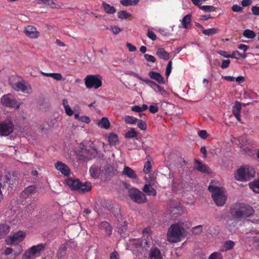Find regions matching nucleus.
I'll use <instances>...</instances> for the list:
<instances>
[{"label": "nucleus", "mask_w": 259, "mask_h": 259, "mask_svg": "<svg viewBox=\"0 0 259 259\" xmlns=\"http://www.w3.org/2000/svg\"><path fill=\"white\" fill-rule=\"evenodd\" d=\"M254 212L253 208L244 203L236 204L230 208L231 214L235 219L251 216Z\"/></svg>", "instance_id": "f257e3e1"}, {"label": "nucleus", "mask_w": 259, "mask_h": 259, "mask_svg": "<svg viewBox=\"0 0 259 259\" xmlns=\"http://www.w3.org/2000/svg\"><path fill=\"white\" fill-rule=\"evenodd\" d=\"M255 171L254 168L249 165L241 166L235 174V178L241 182L248 181L254 177Z\"/></svg>", "instance_id": "f03ea898"}, {"label": "nucleus", "mask_w": 259, "mask_h": 259, "mask_svg": "<svg viewBox=\"0 0 259 259\" xmlns=\"http://www.w3.org/2000/svg\"><path fill=\"white\" fill-rule=\"evenodd\" d=\"M185 230L183 227L179 224L171 225L168 229L167 238V241L170 243H176L180 241L181 238L183 237Z\"/></svg>", "instance_id": "7ed1b4c3"}, {"label": "nucleus", "mask_w": 259, "mask_h": 259, "mask_svg": "<svg viewBox=\"0 0 259 259\" xmlns=\"http://www.w3.org/2000/svg\"><path fill=\"white\" fill-rule=\"evenodd\" d=\"M212 182L208 186V189L211 193L212 198L218 206H223L226 202V196L222 187L214 186Z\"/></svg>", "instance_id": "20e7f679"}, {"label": "nucleus", "mask_w": 259, "mask_h": 259, "mask_svg": "<svg viewBox=\"0 0 259 259\" xmlns=\"http://www.w3.org/2000/svg\"><path fill=\"white\" fill-rule=\"evenodd\" d=\"M102 77L99 75H88L84 78V83L88 89H98L102 84Z\"/></svg>", "instance_id": "39448f33"}, {"label": "nucleus", "mask_w": 259, "mask_h": 259, "mask_svg": "<svg viewBox=\"0 0 259 259\" xmlns=\"http://www.w3.org/2000/svg\"><path fill=\"white\" fill-rule=\"evenodd\" d=\"M128 194L131 199L137 203L142 204L147 201L145 195L138 189L133 188L130 189Z\"/></svg>", "instance_id": "423d86ee"}, {"label": "nucleus", "mask_w": 259, "mask_h": 259, "mask_svg": "<svg viewBox=\"0 0 259 259\" xmlns=\"http://www.w3.org/2000/svg\"><path fill=\"white\" fill-rule=\"evenodd\" d=\"M14 125L11 118H7L5 121L0 122V134L7 136L13 132Z\"/></svg>", "instance_id": "0eeeda50"}, {"label": "nucleus", "mask_w": 259, "mask_h": 259, "mask_svg": "<svg viewBox=\"0 0 259 259\" xmlns=\"http://www.w3.org/2000/svg\"><path fill=\"white\" fill-rule=\"evenodd\" d=\"M239 147L244 152L251 157L254 156L255 150L249 145L248 140L245 137H242L239 139Z\"/></svg>", "instance_id": "6e6552de"}, {"label": "nucleus", "mask_w": 259, "mask_h": 259, "mask_svg": "<svg viewBox=\"0 0 259 259\" xmlns=\"http://www.w3.org/2000/svg\"><path fill=\"white\" fill-rule=\"evenodd\" d=\"M132 74H133L134 76L136 77L139 80H142L144 82H145L146 84L150 86L155 92L159 93H163L165 92L164 89L162 87H160L159 85H158L154 81H152L147 78H143L141 76H139L137 74L134 72L132 73Z\"/></svg>", "instance_id": "1a4fd4ad"}, {"label": "nucleus", "mask_w": 259, "mask_h": 259, "mask_svg": "<svg viewBox=\"0 0 259 259\" xmlns=\"http://www.w3.org/2000/svg\"><path fill=\"white\" fill-rule=\"evenodd\" d=\"M2 104L8 107L15 108L17 107L18 108L19 105H17V101L15 98L10 94L5 95L3 96L1 99Z\"/></svg>", "instance_id": "9d476101"}, {"label": "nucleus", "mask_w": 259, "mask_h": 259, "mask_svg": "<svg viewBox=\"0 0 259 259\" xmlns=\"http://www.w3.org/2000/svg\"><path fill=\"white\" fill-rule=\"evenodd\" d=\"M26 237V233L23 231H18V232L11 234L8 238L10 240V244L18 243L22 242Z\"/></svg>", "instance_id": "9b49d317"}, {"label": "nucleus", "mask_w": 259, "mask_h": 259, "mask_svg": "<svg viewBox=\"0 0 259 259\" xmlns=\"http://www.w3.org/2000/svg\"><path fill=\"white\" fill-rule=\"evenodd\" d=\"M24 32L27 36L32 39L37 38L40 35V33L37 31L36 27L32 25L25 26Z\"/></svg>", "instance_id": "f8f14e48"}, {"label": "nucleus", "mask_w": 259, "mask_h": 259, "mask_svg": "<svg viewBox=\"0 0 259 259\" xmlns=\"http://www.w3.org/2000/svg\"><path fill=\"white\" fill-rule=\"evenodd\" d=\"M55 168L64 176H69L70 173V168L65 163L58 161L55 164Z\"/></svg>", "instance_id": "ddd939ff"}, {"label": "nucleus", "mask_w": 259, "mask_h": 259, "mask_svg": "<svg viewBox=\"0 0 259 259\" xmlns=\"http://www.w3.org/2000/svg\"><path fill=\"white\" fill-rule=\"evenodd\" d=\"M195 169L203 173L209 174L210 168L206 164L198 160H195Z\"/></svg>", "instance_id": "4468645a"}, {"label": "nucleus", "mask_w": 259, "mask_h": 259, "mask_svg": "<svg viewBox=\"0 0 259 259\" xmlns=\"http://www.w3.org/2000/svg\"><path fill=\"white\" fill-rule=\"evenodd\" d=\"M192 18V16L191 14H188L185 16L183 19L181 20L182 25H179V28L185 29L190 28L191 26Z\"/></svg>", "instance_id": "2eb2a0df"}, {"label": "nucleus", "mask_w": 259, "mask_h": 259, "mask_svg": "<svg viewBox=\"0 0 259 259\" xmlns=\"http://www.w3.org/2000/svg\"><path fill=\"white\" fill-rule=\"evenodd\" d=\"M4 181L3 184H2V187L6 186L7 185L10 187L11 185H14L16 181V178H14V176H12L11 174L8 173L3 178V181Z\"/></svg>", "instance_id": "dca6fc26"}, {"label": "nucleus", "mask_w": 259, "mask_h": 259, "mask_svg": "<svg viewBox=\"0 0 259 259\" xmlns=\"http://www.w3.org/2000/svg\"><path fill=\"white\" fill-rule=\"evenodd\" d=\"M66 183L72 190L77 191L80 185V181L77 179L67 178L66 180Z\"/></svg>", "instance_id": "f3484780"}, {"label": "nucleus", "mask_w": 259, "mask_h": 259, "mask_svg": "<svg viewBox=\"0 0 259 259\" xmlns=\"http://www.w3.org/2000/svg\"><path fill=\"white\" fill-rule=\"evenodd\" d=\"M122 175L126 176L131 179L136 180L138 179V176L135 171L128 166H125L122 172Z\"/></svg>", "instance_id": "a211bd4d"}, {"label": "nucleus", "mask_w": 259, "mask_h": 259, "mask_svg": "<svg viewBox=\"0 0 259 259\" xmlns=\"http://www.w3.org/2000/svg\"><path fill=\"white\" fill-rule=\"evenodd\" d=\"M148 75L151 79L155 80L158 83H165L163 77L159 73L151 71L149 72Z\"/></svg>", "instance_id": "6ab92c4d"}, {"label": "nucleus", "mask_w": 259, "mask_h": 259, "mask_svg": "<svg viewBox=\"0 0 259 259\" xmlns=\"http://www.w3.org/2000/svg\"><path fill=\"white\" fill-rule=\"evenodd\" d=\"M46 244L44 243H40L37 245L31 246L30 249L33 252V254L36 257L39 255L41 251H44L46 248Z\"/></svg>", "instance_id": "aec40b11"}, {"label": "nucleus", "mask_w": 259, "mask_h": 259, "mask_svg": "<svg viewBox=\"0 0 259 259\" xmlns=\"http://www.w3.org/2000/svg\"><path fill=\"white\" fill-rule=\"evenodd\" d=\"M241 110V106L240 103L238 101H236L234 105L233 106L232 112L238 121H241V117L240 113Z\"/></svg>", "instance_id": "412c9836"}, {"label": "nucleus", "mask_w": 259, "mask_h": 259, "mask_svg": "<svg viewBox=\"0 0 259 259\" xmlns=\"http://www.w3.org/2000/svg\"><path fill=\"white\" fill-rule=\"evenodd\" d=\"M100 229L104 230L106 233L110 236L112 232V228L110 224L106 221L101 222L99 226Z\"/></svg>", "instance_id": "4be33fe9"}, {"label": "nucleus", "mask_w": 259, "mask_h": 259, "mask_svg": "<svg viewBox=\"0 0 259 259\" xmlns=\"http://www.w3.org/2000/svg\"><path fill=\"white\" fill-rule=\"evenodd\" d=\"M78 191L79 192L85 193L90 191L92 189V185L90 182L81 183L80 182V185H79Z\"/></svg>", "instance_id": "5701e85b"}, {"label": "nucleus", "mask_w": 259, "mask_h": 259, "mask_svg": "<svg viewBox=\"0 0 259 259\" xmlns=\"http://www.w3.org/2000/svg\"><path fill=\"white\" fill-rule=\"evenodd\" d=\"M29 87V85L26 84L23 82L19 81L16 83L14 89L16 91H22L24 93H28V88Z\"/></svg>", "instance_id": "b1692460"}, {"label": "nucleus", "mask_w": 259, "mask_h": 259, "mask_svg": "<svg viewBox=\"0 0 259 259\" xmlns=\"http://www.w3.org/2000/svg\"><path fill=\"white\" fill-rule=\"evenodd\" d=\"M143 191L148 195H152L156 196L157 192L156 190L148 184H145L143 188Z\"/></svg>", "instance_id": "393cba45"}, {"label": "nucleus", "mask_w": 259, "mask_h": 259, "mask_svg": "<svg viewBox=\"0 0 259 259\" xmlns=\"http://www.w3.org/2000/svg\"><path fill=\"white\" fill-rule=\"evenodd\" d=\"M36 187L34 185H31L26 188L22 193V196L24 198H27V197L30 194L35 192Z\"/></svg>", "instance_id": "a878e982"}, {"label": "nucleus", "mask_w": 259, "mask_h": 259, "mask_svg": "<svg viewBox=\"0 0 259 259\" xmlns=\"http://www.w3.org/2000/svg\"><path fill=\"white\" fill-rule=\"evenodd\" d=\"M156 55L160 58L167 60L169 58V54L163 48H159L157 50Z\"/></svg>", "instance_id": "bb28decb"}, {"label": "nucleus", "mask_w": 259, "mask_h": 259, "mask_svg": "<svg viewBox=\"0 0 259 259\" xmlns=\"http://www.w3.org/2000/svg\"><path fill=\"white\" fill-rule=\"evenodd\" d=\"M150 259H161V255L160 250L157 248L151 249L149 255Z\"/></svg>", "instance_id": "cd10ccee"}, {"label": "nucleus", "mask_w": 259, "mask_h": 259, "mask_svg": "<svg viewBox=\"0 0 259 259\" xmlns=\"http://www.w3.org/2000/svg\"><path fill=\"white\" fill-rule=\"evenodd\" d=\"M90 172L92 178H97L99 176L100 169L98 166L93 165L90 168Z\"/></svg>", "instance_id": "c85d7f7f"}, {"label": "nucleus", "mask_w": 259, "mask_h": 259, "mask_svg": "<svg viewBox=\"0 0 259 259\" xmlns=\"http://www.w3.org/2000/svg\"><path fill=\"white\" fill-rule=\"evenodd\" d=\"M102 7L105 12L109 14H113L116 12V9L114 7L110 6L109 4H108L105 2L103 3Z\"/></svg>", "instance_id": "c756f323"}, {"label": "nucleus", "mask_w": 259, "mask_h": 259, "mask_svg": "<svg viewBox=\"0 0 259 259\" xmlns=\"http://www.w3.org/2000/svg\"><path fill=\"white\" fill-rule=\"evenodd\" d=\"M129 246H133L135 248H138L143 245V240L140 239H132L129 240Z\"/></svg>", "instance_id": "7c9ffc66"}, {"label": "nucleus", "mask_w": 259, "mask_h": 259, "mask_svg": "<svg viewBox=\"0 0 259 259\" xmlns=\"http://www.w3.org/2000/svg\"><path fill=\"white\" fill-rule=\"evenodd\" d=\"M67 246L65 244H62L57 252V256L58 258L62 259L66 254Z\"/></svg>", "instance_id": "2f4dec72"}, {"label": "nucleus", "mask_w": 259, "mask_h": 259, "mask_svg": "<svg viewBox=\"0 0 259 259\" xmlns=\"http://www.w3.org/2000/svg\"><path fill=\"white\" fill-rule=\"evenodd\" d=\"M98 126L107 129L110 127V123L107 118L103 117L100 121L98 122Z\"/></svg>", "instance_id": "473e14b6"}, {"label": "nucleus", "mask_w": 259, "mask_h": 259, "mask_svg": "<svg viewBox=\"0 0 259 259\" xmlns=\"http://www.w3.org/2000/svg\"><path fill=\"white\" fill-rule=\"evenodd\" d=\"M109 144L110 145H115L118 142V136L114 134H111L108 137Z\"/></svg>", "instance_id": "72a5a7b5"}, {"label": "nucleus", "mask_w": 259, "mask_h": 259, "mask_svg": "<svg viewBox=\"0 0 259 259\" xmlns=\"http://www.w3.org/2000/svg\"><path fill=\"white\" fill-rule=\"evenodd\" d=\"M243 35L247 38L252 39L255 37L256 34L253 31L247 29L244 30Z\"/></svg>", "instance_id": "f704fd0d"}, {"label": "nucleus", "mask_w": 259, "mask_h": 259, "mask_svg": "<svg viewBox=\"0 0 259 259\" xmlns=\"http://www.w3.org/2000/svg\"><path fill=\"white\" fill-rule=\"evenodd\" d=\"M139 2V0H121L120 3L124 6H129L132 5H137Z\"/></svg>", "instance_id": "c9c22d12"}, {"label": "nucleus", "mask_w": 259, "mask_h": 259, "mask_svg": "<svg viewBox=\"0 0 259 259\" xmlns=\"http://www.w3.org/2000/svg\"><path fill=\"white\" fill-rule=\"evenodd\" d=\"M10 227L7 224L0 225V233L2 236L7 234L10 232Z\"/></svg>", "instance_id": "e433bc0d"}, {"label": "nucleus", "mask_w": 259, "mask_h": 259, "mask_svg": "<svg viewBox=\"0 0 259 259\" xmlns=\"http://www.w3.org/2000/svg\"><path fill=\"white\" fill-rule=\"evenodd\" d=\"M35 257L30 248L27 249L22 255L21 259H34Z\"/></svg>", "instance_id": "4c0bfd02"}, {"label": "nucleus", "mask_w": 259, "mask_h": 259, "mask_svg": "<svg viewBox=\"0 0 259 259\" xmlns=\"http://www.w3.org/2000/svg\"><path fill=\"white\" fill-rule=\"evenodd\" d=\"M218 29L215 28H212L207 29H203L202 31V33L208 36L211 35L212 34H216L218 32Z\"/></svg>", "instance_id": "58836bf2"}, {"label": "nucleus", "mask_w": 259, "mask_h": 259, "mask_svg": "<svg viewBox=\"0 0 259 259\" xmlns=\"http://www.w3.org/2000/svg\"><path fill=\"white\" fill-rule=\"evenodd\" d=\"M249 187L254 192L259 193V180L250 183Z\"/></svg>", "instance_id": "ea45409f"}, {"label": "nucleus", "mask_w": 259, "mask_h": 259, "mask_svg": "<svg viewBox=\"0 0 259 259\" xmlns=\"http://www.w3.org/2000/svg\"><path fill=\"white\" fill-rule=\"evenodd\" d=\"M131 15L126 11H120L117 13L118 18L120 19H126L129 18Z\"/></svg>", "instance_id": "a19ab883"}, {"label": "nucleus", "mask_w": 259, "mask_h": 259, "mask_svg": "<svg viewBox=\"0 0 259 259\" xmlns=\"http://www.w3.org/2000/svg\"><path fill=\"white\" fill-rule=\"evenodd\" d=\"M124 121L127 124H135L137 121L138 119L134 116H126L124 118Z\"/></svg>", "instance_id": "79ce46f5"}, {"label": "nucleus", "mask_w": 259, "mask_h": 259, "mask_svg": "<svg viewBox=\"0 0 259 259\" xmlns=\"http://www.w3.org/2000/svg\"><path fill=\"white\" fill-rule=\"evenodd\" d=\"M137 136V133L135 131V128H132L130 131L127 132L125 134V137L126 138H135Z\"/></svg>", "instance_id": "37998d69"}, {"label": "nucleus", "mask_w": 259, "mask_h": 259, "mask_svg": "<svg viewBox=\"0 0 259 259\" xmlns=\"http://www.w3.org/2000/svg\"><path fill=\"white\" fill-rule=\"evenodd\" d=\"M235 243L232 240L227 241L224 244V247L226 250H229L233 248Z\"/></svg>", "instance_id": "c03bdc74"}, {"label": "nucleus", "mask_w": 259, "mask_h": 259, "mask_svg": "<svg viewBox=\"0 0 259 259\" xmlns=\"http://www.w3.org/2000/svg\"><path fill=\"white\" fill-rule=\"evenodd\" d=\"M42 4L46 6H49L51 8H56V4L53 0H40Z\"/></svg>", "instance_id": "a18cd8bd"}, {"label": "nucleus", "mask_w": 259, "mask_h": 259, "mask_svg": "<svg viewBox=\"0 0 259 259\" xmlns=\"http://www.w3.org/2000/svg\"><path fill=\"white\" fill-rule=\"evenodd\" d=\"M203 230V227L202 225H198L194 227L192 229V233L195 235L200 234Z\"/></svg>", "instance_id": "49530a36"}, {"label": "nucleus", "mask_w": 259, "mask_h": 259, "mask_svg": "<svg viewBox=\"0 0 259 259\" xmlns=\"http://www.w3.org/2000/svg\"><path fill=\"white\" fill-rule=\"evenodd\" d=\"M200 9L205 12H214L216 8L212 6H202L200 7Z\"/></svg>", "instance_id": "de8ad7c7"}, {"label": "nucleus", "mask_w": 259, "mask_h": 259, "mask_svg": "<svg viewBox=\"0 0 259 259\" xmlns=\"http://www.w3.org/2000/svg\"><path fill=\"white\" fill-rule=\"evenodd\" d=\"M138 127L141 130L145 131L147 128V124L145 121L142 120L138 119L137 121Z\"/></svg>", "instance_id": "09e8293b"}, {"label": "nucleus", "mask_w": 259, "mask_h": 259, "mask_svg": "<svg viewBox=\"0 0 259 259\" xmlns=\"http://www.w3.org/2000/svg\"><path fill=\"white\" fill-rule=\"evenodd\" d=\"M151 169V162L149 161H147L144 167V171L145 174L149 173Z\"/></svg>", "instance_id": "8fccbe9b"}, {"label": "nucleus", "mask_w": 259, "mask_h": 259, "mask_svg": "<svg viewBox=\"0 0 259 259\" xmlns=\"http://www.w3.org/2000/svg\"><path fill=\"white\" fill-rule=\"evenodd\" d=\"M110 30L115 35L118 34L119 32L121 31V29L117 26H111Z\"/></svg>", "instance_id": "3c124183"}, {"label": "nucleus", "mask_w": 259, "mask_h": 259, "mask_svg": "<svg viewBox=\"0 0 259 259\" xmlns=\"http://www.w3.org/2000/svg\"><path fill=\"white\" fill-rule=\"evenodd\" d=\"M172 68V61H169L167 65L166 71H165V75L167 77H168L170 74Z\"/></svg>", "instance_id": "603ef678"}, {"label": "nucleus", "mask_w": 259, "mask_h": 259, "mask_svg": "<svg viewBox=\"0 0 259 259\" xmlns=\"http://www.w3.org/2000/svg\"><path fill=\"white\" fill-rule=\"evenodd\" d=\"M144 57L148 62H151L152 63L156 62L155 58L152 55L146 54L144 55Z\"/></svg>", "instance_id": "864d4df0"}, {"label": "nucleus", "mask_w": 259, "mask_h": 259, "mask_svg": "<svg viewBox=\"0 0 259 259\" xmlns=\"http://www.w3.org/2000/svg\"><path fill=\"white\" fill-rule=\"evenodd\" d=\"M222 255L218 252H213L209 257V259H222Z\"/></svg>", "instance_id": "5fc2aeb1"}, {"label": "nucleus", "mask_w": 259, "mask_h": 259, "mask_svg": "<svg viewBox=\"0 0 259 259\" xmlns=\"http://www.w3.org/2000/svg\"><path fill=\"white\" fill-rule=\"evenodd\" d=\"M149 111L152 113H156L158 112L159 108L156 105H152L149 106Z\"/></svg>", "instance_id": "6e6d98bb"}, {"label": "nucleus", "mask_w": 259, "mask_h": 259, "mask_svg": "<svg viewBox=\"0 0 259 259\" xmlns=\"http://www.w3.org/2000/svg\"><path fill=\"white\" fill-rule=\"evenodd\" d=\"M241 54L239 53L238 51H234L232 54L230 55V58H235L236 59H239L240 57H241Z\"/></svg>", "instance_id": "4d7b16f0"}, {"label": "nucleus", "mask_w": 259, "mask_h": 259, "mask_svg": "<svg viewBox=\"0 0 259 259\" xmlns=\"http://www.w3.org/2000/svg\"><path fill=\"white\" fill-rule=\"evenodd\" d=\"M148 37L152 39V40H155L157 38V36L154 32L151 30H148L147 33Z\"/></svg>", "instance_id": "13d9d810"}, {"label": "nucleus", "mask_w": 259, "mask_h": 259, "mask_svg": "<svg viewBox=\"0 0 259 259\" xmlns=\"http://www.w3.org/2000/svg\"><path fill=\"white\" fill-rule=\"evenodd\" d=\"M230 64V60H223L222 61V63L221 65V68L222 69H226L228 68Z\"/></svg>", "instance_id": "bf43d9fd"}, {"label": "nucleus", "mask_w": 259, "mask_h": 259, "mask_svg": "<svg viewBox=\"0 0 259 259\" xmlns=\"http://www.w3.org/2000/svg\"><path fill=\"white\" fill-rule=\"evenodd\" d=\"M52 78L57 81H60L63 79L62 75L61 74L59 73H53Z\"/></svg>", "instance_id": "052dcab7"}, {"label": "nucleus", "mask_w": 259, "mask_h": 259, "mask_svg": "<svg viewBox=\"0 0 259 259\" xmlns=\"http://www.w3.org/2000/svg\"><path fill=\"white\" fill-rule=\"evenodd\" d=\"M110 259H119V255L117 251L114 250L111 253Z\"/></svg>", "instance_id": "680f3d73"}, {"label": "nucleus", "mask_w": 259, "mask_h": 259, "mask_svg": "<svg viewBox=\"0 0 259 259\" xmlns=\"http://www.w3.org/2000/svg\"><path fill=\"white\" fill-rule=\"evenodd\" d=\"M79 121L86 123H89L91 122V119L88 116H81L79 118Z\"/></svg>", "instance_id": "e2e57ef3"}, {"label": "nucleus", "mask_w": 259, "mask_h": 259, "mask_svg": "<svg viewBox=\"0 0 259 259\" xmlns=\"http://www.w3.org/2000/svg\"><path fill=\"white\" fill-rule=\"evenodd\" d=\"M126 46L128 48L130 52H133L137 50L136 47L129 42H126Z\"/></svg>", "instance_id": "0e129e2a"}, {"label": "nucleus", "mask_w": 259, "mask_h": 259, "mask_svg": "<svg viewBox=\"0 0 259 259\" xmlns=\"http://www.w3.org/2000/svg\"><path fill=\"white\" fill-rule=\"evenodd\" d=\"M198 135L203 139H206L207 137V134L205 130H201L199 131Z\"/></svg>", "instance_id": "69168bd1"}, {"label": "nucleus", "mask_w": 259, "mask_h": 259, "mask_svg": "<svg viewBox=\"0 0 259 259\" xmlns=\"http://www.w3.org/2000/svg\"><path fill=\"white\" fill-rule=\"evenodd\" d=\"M232 10L233 12H241L242 10V8L239 5H234L232 7Z\"/></svg>", "instance_id": "338daca9"}, {"label": "nucleus", "mask_w": 259, "mask_h": 259, "mask_svg": "<svg viewBox=\"0 0 259 259\" xmlns=\"http://www.w3.org/2000/svg\"><path fill=\"white\" fill-rule=\"evenodd\" d=\"M251 11L254 15L259 16V7L253 6Z\"/></svg>", "instance_id": "774afa93"}]
</instances>
